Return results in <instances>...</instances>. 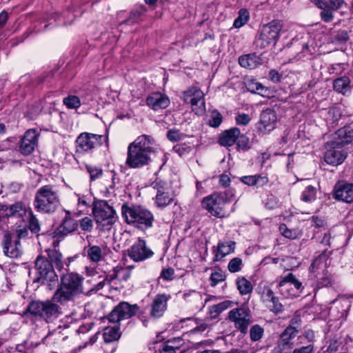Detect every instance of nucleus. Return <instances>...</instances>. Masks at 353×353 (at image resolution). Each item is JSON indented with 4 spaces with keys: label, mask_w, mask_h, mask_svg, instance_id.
Listing matches in <instances>:
<instances>
[{
    "label": "nucleus",
    "mask_w": 353,
    "mask_h": 353,
    "mask_svg": "<svg viewBox=\"0 0 353 353\" xmlns=\"http://www.w3.org/2000/svg\"><path fill=\"white\" fill-rule=\"evenodd\" d=\"M158 150L153 138L146 134L141 135L129 144L125 163L130 168L147 165L152 161V155L157 153Z\"/></svg>",
    "instance_id": "f257e3e1"
},
{
    "label": "nucleus",
    "mask_w": 353,
    "mask_h": 353,
    "mask_svg": "<svg viewBox=\"0 0 353 353\" xmlns=\"http://www.w3.org/2000/svg\"><path fill=\"white\" fill-rule=\"evenodd\" d=\"M333 197L345 203L353 202V184L344 181L338 182L333 190Z\"/></svg>",
    "instance_id": "aec40b11"
},
{
    "label": "nucleus",
    "mask_w": 353,
    "mask_h": 353,
    "mask_svg": "<svg viewBox=\"0 0 353 353\" xmlns=\"http://www.w3.org/2000/svg\"><path fill=\"white\" fill-rule=\"evenodd\" d=\"M139 310V307L137 304L130 305L128 302L123 301L114 307L108 316V319L110 322L119 323L134 316Z\"/></svg>",
    "instance_id": "2eb2a0df"
},
{
    "label": "nucleus",
    "mask_w": 353,
    "mask_h": 353,
    "mask_svg": "<svg viewBox=\"0 0 353 353\" xmlns=\"http://www.w3.org/2000/svg\"><path fill=\"white\" fill-rule=\"evenodd\" d=\"M270 310L274 314L281 313L283 310V305L279 302V299L275 296L272 297V300L268 305Z\"/></svg>",
    "instance_id": "3c124183"
},
{
    "label": "nucleus",
    "mask_w": 353,
    "mask_h": 353,
    "mask_svg": "<svg viewBox=\"0 0 353 353\" xmlns=\"http://www.w3.org/2000/svg\"><path fill=\"white\" fill-rule=\"evenodd\" d=\"M86 169L90 174L91 181L99 179L102 176L103 170L100 168L88 165H86Z\"/></svg>",
    "instance_id": "5fc2aeb1"
},
{
    "label": "nucleus",
    "mask_w": 353,
    "mask_h": 353,
    "mask_svg": "<svg viewBox=\"0 0 353 353\" xmlns=\"http://www.w3.org/2000/svg\"><path fill=\"white\" fill-rule=\"evenodd\" d=\"M316 190L312 185L305 188L301 195V199L307 203H311L316 199Z\"/></svg>",
    "instance_id": "79ce46f5"
},
{
    "label": "nucleus",
    "mask_w": 353,
    "mask_h": 353,
    "mask_svg": "<svg viewBox=\"0 0 353 353\" xmlns=\"http://www.w3.org/2000/svg\"><path fill=\"white\" fill-rule=\"evenodd\" d=\"M301 319L298 315L294 316L290 320V325L287 327H292L296 333H299L301 328Z\"/></svg>",
    "instance_id": "680f3d73"
},
{
    "label": "nucleus",
    "mask_w": 353,
    "mask_h": 353,
    "mask_svg": "<svg viewBox=\"0 0 353 353\" xmlns=\"http://www.w3.org/2000/svg\"><path fill=\"white\" fill-rule=\"evenodd\" d=\"M29 228L32 232H38L40 230L38 219L32 214L31 210L29 212Z\"/></svg>",
    "instance_id": "bf43d9fd"
},
{
    "label": "nucleus",
    "mask_w": 353,
    "mask_h": 353,
    "mask_svg": "<svg viewBox=\"0 0 353 353\" xmlns=\"http://www.w3.org/2000/svg\"><path fill=\"white\" fill-rule=\"evenodd\" d=\"M83 278L79 274L68 273L61 277L60 287L53 295L54 301L63 304L71 301L76 294L83 292Z\"/></svg>",
    "instance_id": "7ed1b4c3"
},
{
    "label": "nucleus",
    "mask_w": 353,
    "mask_h": 353,
    "mask_svg": "<svg viewBox=\"0 0 353 353\" xmlns=\"http://www.w3.org/2000/svg\"><path fill=\"white\" fill-rule=\"evenodd\" d=\"M28 230L23 227V228H21V227H19L14 233L10 234V236H14L15 238L17 239H19V241H20V240L23 238H25L28 235Z\"/></svg>",
    "instance_id": "338daca9"
},
{
    "label": "nucleus",
    "mask_w": 353,
    "mask_h": 353,
    "mask_svg": "<svg viewBox=\"0 0 353 353\" xmlns=\"http://www.w3.org/2000/svg\"><path fill=\"white\" fill-rule=\"evenodd\" d=\"M314 345L312 343H308L306 345L301 346V347L295 348L292 353H313Z\"/></svg>",
    "instance_id": "0e129e2a"
},
{
    "label": "nucleus",
    "mask_w": 353,
    "mask_h": 353,
    "mask_svg": "<svg viewBox=\"0 0 353 353\" xmlns=\"http://www.w3.org/2000/svg\"><path fill=\"white\" fill-rule=\"evenodd\" d=\"M350 82V81L347 77L336 79L334 81V88L338 92L344 93L347 90Z\"/></svg>",
    "instance_id": "4c0bfd02"
},
{
    "label": "nucleus",
    "mask_w": 353,
    "mask_h": 353,
    "mask_svg": "<svg viewBox=\"0 0 353 353\" xmlns=\"http://www.w3.org/2000/svg\"><path fill=\"white\" fill-rule=\"evenodd\" d=\"M57 303L58 302L54 301L53 297L46 301H32L28 305L26 312L41 318L47 323H51L62 314L61 308Z\"/></svg>",
    "instance_id": "423d86ee"
},
{
    "label": "nucleus",
    "mask_w": 353,
    "mask_h": 353,
    "mask_svg": "<svg viewBox=\"0 0 353 353\" xmlns=\"http://www.w3.org/2000/svg\"><path fill=\"white\" fill-rule=\"evenodd\" d=\"M183 101L191 104L192 111L197 115H203L205 112L204 94L197 87H190L183 92Z\"/></svg>",
    "instance_id": "f8f14e48"
},
{
    "label": "nucleus",
    "mask_w": 353,
    "mask_h": 353,
    "mask_svg": "<svg viewBox=\"0 0 353 353\" xmlns=\"http://www.w3.org/2000/svg\"><path fill=\"white\" fill-rule=\"evenodd\" d=\"M264 334V329L259 325H254L250 330V337L252 341H260Z\"/></svg>",
    "instance_id": "ea45409f"
},
{
    "label": "nucleus",
    "mask_w": 353,
    "mask_h": 353,
    "mask_svg": "<svg viewBox=\"0 0 353 353\" xmlns=\"http://www.w3.org/2000/svg\"><path fill=\"white\" fill-rule=\"evenodd\" d=\"M235 120L238 125H247L250 121V117L247 114L241 113L236 116Z\"/></svg>",
    "instance_id": "e2e57ef3"
},
{
    "label": "nucleus",
    "mask_w": 353,
    "mask_h": 353,
    "mask_svg": "<svg viewBox=\"0 0 353 353\" xmlns=\"http://www.w3.org/2000/svg\"><path fill=\"white\" fill-rule=\"evenodd\" d=\"M59 205V194L54 185H46L37 190L34 200V206L37 211L51 213L54 212Z\"/></svg>",
    "instance_id": "39448f33"
},
{
    "label": "nucleus",
    "mask_w": 353,
    "mask_h": 353,
    "mask_svg": "<svg viewBox=\"0 0 353 353\" xmlns=\"http://www.w3.org/2000/svg\"><path fill=\"white\" fill-rule=\"evenodd\" d=\"M54 248H49L46 250L48 256L50 260V263H53L56 268L59 270L65 269L68 268L70 263L72 261V257H68L65 259H63L62 254L55 248V243H53Z\"/></svg>",
    "instance_id": "393cba45"
},
{
    "label": "nucleus",
    "mask_w": 353,
    "mask_h": 353,
    "mask_svg": "<svg viewBox=\"0 0 353 353\" xmlns=\"http://www.w3.org/2000/svg\"><path fill=\"white\" fill-rule=\"evenodd\" d=\"M170 295L165 294H157L151 304L150 316L153 318H159L163 316L167 309L168 301Z\"/></svg>",
    "instance_id": "5701e85b"
},
{
    "label": "nucleus",
    "mask_w": 353,
    "mask_h": 353,
    "mask_svg": "<svg viewBox=\"0 0 353 353\" xmlns=\"http://www.w3.org/2000/svg\"><path fill=\"white\" fill-rule=\"evenodd\" d=\"M99 278L103 277V279L97 282V283H94L93 285V287L91 288V291H98L101 289H102L106 282L108 283H110L114 279H117V276H115V270L114 269V272L112 274H110L108 276H99Z\"/></svg>",
    "instance_id": "a19ab883"
},
{
    "label": "nucleus",
    "mask_w": 353,
    "mask_h": 353,
    "mask_svg": "<svg viewBox=\"0 0 353 353\" xmlns=\"http://www.w3.org/2000/svg\"><path fill=\"white\" fill-rule=\"evenodd\" d=\"M336 304L337 306H341L343 309L340 312L341 313V317L346 316L347 314V312L351 306L350 302L347 299H343L339 301H336Z\"/></svg>",
    "instance_id": "4d7b16f0"
},
{
    "label": "nucleus",
    "mask_w": 353,
    "mask_h": 353,
    "mask_svg": "<svg viewBox=\"0 0 353 353\" xmlns=\"http://www.w3.org/2000/svg\"><path fill=\"white\" fill-rule=\"evenodd\" d=\"M239 63L245 68L254 69L261 64V59L256 54H248L241 56Z\"/></svg>",
    "instance_id": "7c9ffc66"
},
{
    "label": "nucleus",
    "mask_w": 353,
    "mask_h": 353,
    "mask_svg": "<svg viewBox=\"0 0 353 353\" xmlns=\"http://www.w3.org/2000/svg\"><path fill=\"white\" fill-rule=\"evenodd\" d=\"M249 12L245 9H241L238 17L234 20L233 26L239 28L244 26L249 20Z\"/></svg>",
    "instance_id": "58836bf2"
},
{
    "label": "nucleus",
    "mask_w": 353,
    "mask_h": 353,
    "mask_svg": "<svg viewBox=\"0 0 353 353\" xmlns=\"http://www.w3.org/2000/svg\"><path fill=\"white\" fill-rule=\"evenodd\" d=\"M115 270V276L121 281H127L131 276V269L130 268H117Z\"/></svg>",
    "instance_id": "8fccbe9b"
},
{
    "label": "nucleus",
    "mask_w": 353,
    "mask_h": 353,
    "mask_svg": "<svg viewBox=\"0 0 353 353\" xmlns=\"http://www.w3.org/2000/svg\"><path fill=\"white\" fill-rule=\"evenodd\" d=\"M63 102L67 108L70 109H77L81 104L80 99L74 95H69L64 98Z\"/></svg>",
    "instance_id": "c03bdc74"
},
{
    "label": "nucleus",
    "mask_w": 353,
    "mask_h": 353,
    "mask_svg": "<svg viewBox=\"0 0 353 353\" xmlns=\"http://www.w3.org/2000/svg\"><path fill=\"white\" fill-rule=\"evenodd\" d=\"M228 319L234 323V327L244 334L248 332V326L252 323L251 312L245 307L230 310L228 313Z\"/></svg>",
    "instance_id": "ddd939ff"
},
{
    "label": "nucleus",
    "mask_w": 353,
    "mask_h": 353,
    "mask_svg": "<svg viewBox=\"0 0 353 353\" xmlns=\"http://www.w3.org/2000/svg\"><path fill=\"white\" fill-rule=\"evenodd\" d=\"M293 347V343H285L278 341L276 346L273 350L276 353H291Z\"/></svg>",
    "instance_id": "09e8293b"
},
{
    "label": "nucleus",
    "mask_w": 353,
    "mask_h": 353,
    "mask_svg": "<svg viewBox=\"0 0 353 353\" xmlns=\"http://www.w3.org/2000/svg\"><path fill=\"white\" fill-rule=\"evenodd\" d=\"M228 201L225 199L222 193L214 192L202 201V206L206 209L212 216L221 218L225 216V205Z\"/></svg>",
    "instance_id": "1a4fd4ad"
},
{
    "label": "nucleus",
    "mask_w": 353,
    "mask_h": 353,
    "mask_svg": "<svg viewBox=\"0 0 353 353\" xmlns=\"http://www.w3.org/2000/svg\"><path fill=\"white\" fill-rule=\"evenodd\" d=\"M242 267L243 261L239 257H235L231 259L228 265V269L232 273H235L241 271Z\"/></svg>",
    "instance_id": "49530a36"
},
{
    "label": "nucleus",
    "mask_w": 353,
    "mask_h": 353,
    "mask_svg": "<svg viewBox=\"0 0 353 353\" xmlns=\"http://www.w3.org/2000/svg\"><path fill=\"white\" fill-rule=\"evenodd\" d=\"M78 197L77 207L79 214H82L88 211L90 205V199L85 196L77 195Z\"/></svg>",
    "instance_id": "a18cd8bd"
},
{
    "label": "nucleus",
    "mask_w": 353,
    "mask_h": 353,
    "mask_svg": "<svg viewBox=\"0 0 353 353\" xmlns=\"http://www.w3.org/2000/svg\"><path fill=\"white\" fill-rule=\"evenodd\" d=\"M236 143L239 148H241L242 149H247L248 148L249 139L244 134H241L240 133L239 137H238L236 141Z\"/></svg>",
    "instance_id": "69168bd1"
},
{
    "label": "nucleus",
    "mask_w": 353,
    "mask_h": 353,
    "mask_svg": "<svg viewBox=\"0 0 353 353\" xmlns=\"http://www.w3.org/2000/svg\"><path fill=\"white\" fill-rule=\"evenodd\" d=\"M310 278L319 286H327L330 283V274L327 270L310 274Z\"/></svg>",
    "instance_id": "473e14b6"
},
{
    "label": "nucleus",
    "mask_w": 353,
    "mask_h": 353,
    "mask_svg": "<svg viewBox=\"0 0 353 353\" xmlns=\"http://www.w3.org/2000/svg\"><path fill=\"white\" fill-rule=\"evenodd\" d=\"M222 121V115L219 112L214 111L212 113L211 118L208 121V124L211 127L217 128L221 125Z\"/></svg>",
    "instance_id": "6e6d98bb"
},
{
    "label": "nucleus",
    "mask_w": 353,
    "mask_h": 353,
    "mask_svg": "<svg viewBox=\"0 0 353 353\" xmlns=\"http://www.w3.org/2000/svg\"><path fill=\"white\" fill-rule=\"evenodd\" d=\"M182 339L181 338H174L173 340H170L160 350V353H176V349L181 345Z\"/></svg>",
    "instance_id": "c9c22d12"
},
{
    "label": "nucleus",
    "mask_w": 353,
    "mask_h": 353,
    "mask_svg": "<svg viewBox=\"0 0 353 353\" xmlns=\"http://www.w3.org/2000/svg\"><path fill=\"white\" fill-rule=\"evenodd\" d=\"M154 188L157 190L154 203L158 208H165L174 201V195L170 193L167 183H156Z\"/></svg>",
    "instance_id": "a211bd4d"
},
{
    "label": "nucleus",
    "mask_w": 353,
    "mask_h": 353,
    "mask_svg": "<svg viewBox=\"0 0 353 353\" xmlns=\"http://www.w3.org/2000/svg\"><path fill=\"white\" fill-rule=\"evenodd\" d=\"M277 117L275 112L268 108L261 114L259 130L264 133L269 132L274 129Z\"/></svg>",
    "instance_id": "4be33fe9"
},
{
    "label": "nucleus",
    "mask_w": 353,
    "mask_h": 353,
    "mask_svg": "<svg viewBox=\"0 0 353 353\" xmlns=\"http://www.w3.org/2000/svg\"><path fill=\"white\" fill-rule=\"evenodd\" d=\"M353 141V129L344 127L338 130L332 139L325 144V161L332 165L341 164L347 157V152L342 149L344 145Z\"/></svg>",
    "instance_id": "f03ea898"
},
{
    "label": "nucleus",
    "mask_w": 353,
    "mask_h": 353,
    "mask_svg": "<svg viewBox=\"0 0 353 353\" xmlns=\"http://www.w3.org/2000/svg\"><path fill=\"white\" fill-rule=\"evenodd\" d=\"M313 2L321 10L320 17L325 23L331 22L334 17L333 11L340 9L345 3L344 0H314Z\"/></svg>",
    "instance_id": "dca6fc26"
},
{
    "label": "nucleus",
    "mask_w": 353,
    "mask_h": 353,
    "mask_svg": "<svg viewBox=\"0 0 353 353\" xmlns=\"http://www.w3.org/2000/svg\"><path fill=\"white\" fill-rule=\"evenodd\" d=\"M35 270L37 281L46 283L58 280L52 263L43 256H39L35 261Z\"/></svg>",
    "instance_id": "9b49d317"
},
{
    "label": "nucleus",
    "mask_w": 353,
    "mask_h": 353,
    "mask_svg": "<svg viewBox=\"0 0 353 353\" xmlns=\"http://www.w3.org/2000/svg\"><path fill=\"white\" fill-rule=\"evenodd\" d=\"M279 230L286 238L294 239L298 236V232L296 230L288 229L285 225H281Z\"/></svg>",
    "instance_id": "13d9d810"
},
{
    "label": "nucleus",
    "mask_w": 353,
    "mask_h": 353,
    "mask_svg": "<svg viewBox=\"0 0 353 353\" xmlns=\"http://www.w3.org/2000/svg\"><path fill=\"white\" fill-rule=\"evenodd\" d=\"M247 89L253 93H257L264 96L267 92V89L260 83L255 81H250L246 83Z\"/></svg>",
    "instance_id": "e433bc0d"
},
{
    "label": "nucleus",
    "mask_w": 353,
    "mask_h": 353,
    "mask_svg": "<svg viewBox=\"0 0 353 353\" xmlns=\"http://www.w3.org/2000/svg\"><path fill=\"white\" fill-rule=\"evenodd\" d=\"M235 245L236 243L234 241L219 243L214 261H219L226 255L233 252L235 249Z\"/></svg>",
    "instance_id": "c756f323"
},
{
    "label": "nucleus",
    "mask_w": 353,
    "mask_h": 353,
    "mask_svg": "<svg viewBox=\"0 0 353 353\" xmlns=\"http://www.w3.org/2000/svg\"><path fill=\"white\" fill-rule=\"evenodd\" d=\"M128 256L135 262L143 261L153 255V252L147 247L144 240L139 239L128 250Z\"/></svg>",
    "instance_id": "f3484780"
},
{
    "label": "nucleus",
    "mask_w": 353,
    "mask_h": 353,
    "mask_svg": "<svg viewBox=\"0 0 353 353\" xmlns=\"http://www.w3.org/2000/svg\"><path fill=\"white\" fill-rule=\"evenodd\" d=\"M174 271L172 268L164 269L161 272V277L165 280H172L174 278Z\"/></svg>",
    "instance_id": "774afa93"
},
{
    "label": "nucleus",
    "mask_w": 353,
    "mask_h": 353,
    "mask_svg": "<svg viewBox=\"0 0 353 353\" xmlns=\"http://www.w3.org/2000/svg\"><path fill=\"white\" fill-rule=\"evenodd\" d=\"M84 252H85L88 259L92 262L98 263L102 260V249L98 245H89L88 247L84 248Z\"/></svg>",
    "instance_id": "2f4dec72"
},
{
    "label": "nucleus",
    "mask_w": 353,
    "mask_h": 353,
    "mask_svg": "<svg viewBox=\"0 0 353 353\" xmlns=\"http://www.w3.org/2000/svg\"><path fill=\"white\" fill-rule=\"evenodd\" d=\"M103 336L105 343H111L117 341L121 336L119 326L107 327L104 330Z\"/></svg>",
    "instance_id": "72a5a7b5"
},
{
    "label": "nucleus",
    "mask_w": 353,
    "mask_h": 353,
    "mask_svg": "<svg viewBox=\"0 0 353 353\" xmlns=\"http://www.w3.org/2000/svg\"><path fill=\"white\" fill-rule=\"evenodd\" d=\"M283 26L282 21L279 20H273L263 25L256 41V46L261 49L274 46L279 39Z\"/></svg>",
    "instance_id": "0eeeda50"
},
{
    "label": "nucleus",
    "mask_w": 353,
    "mask_h": 353,
    "mask_svg": "<svg viewBox=\"0 0 353 353\" xmlns=\"http://www.w3.org/2000/svg\"><path fill=\"white\" fill-rule=\"evenodd\" d=\"M240 134V130L237 128H232L221 132L219 137V143L224 147L233 145Z\"/></svg>",
    "instance_id": "cd10ccee"
},
{
    "label": "nucleus",
    "mask_w": 353,
    "mask_h": 353,
    "mask_svg": "<svg viewBox=\"0 0 353 353\" xmlns=\"http://www.w3.org/2000/svg\"><path fill=\"white\" fill-rule=\"evenodd\" d=\"M236 285L242 295L248 294L252 291V285L245 277H238L236 280Z\"/></svg>",
    "instance_id": "f704fd0d"
},
{
    "label": "nucleus",
    "mask_w": 353,
    "mask_h": 353,
    "mask_svg": "<svg viewBox=\"0 0 353 353\" xmlns=\"http://www.w3.org/2000/svg\"><path fill=\"white\" fill-rule=\"evenodd\" d=\"M145 11V9L144 8H141L139 10H135L130 13L129 17L123 21L122 23L123 24H134L135 23H137L141 14Z\"/></svg>",
    "instance_id": "de8ad7c7"
},
{
    "label": "nucleus",
    "mask_w": 353,
    "mask_h": 353,
    "mask_svg": "<svg viewBox=\"0 0 353 353\" xmlns=\"http://www.w3.org/2000/svg\"><path fill=\"white\" fill-rule=\"evenodd\" d=\"M297 333L293 330V328L286 327L281 334L279 341L285 343H293L292 340L294 339Z\"/></svg>",
    "instance_id": "37998d69"
},
{
    "label": "nucleus",
    "mask_w": 353,
    "mask_h": 353,
    "mask_svg": "<svg viewBox=\"0 0 353 353\" xmlns=\"http://www.w3.org/2000/svg\"><path fill=\"white\" fill-rule=\"evenodd\" d=\"M92 214L97 223L104 230H110L117 219L114 210L105 201L94 202Z\"/></svg>",
    "instance_id": "6e6552de"
},
{
    "label": "nucleus",
    "mask_w": 353,
    "mask_h": 353,
    "mask_svg": "<svg viewBox=\"0 0 353 353\" xmlns=\"http://www.w3.org/2000/svg\"><path fill=\"white\" fill-rule=\"evenodd\" d=\"M78 222L72 219L69 212L66 213L65 216L62 221L61 225L58 228V232L63 234L67 235L68 234L73 232L77 229Z\"/></svg>",
    "instance_id": "c85d7f7f"
},
{
    "label": "nucleus",
    "mask_w": 353,
    "mask_h": 353,
    "mask_svg": "<svg viewBox=\"0 0 353 353\" xmlns=\"http://www.w3.org/2000/svg\"><path fill=\"white\" fill-rule=\"evenodd\" d=\"M108 137L88 132L81 133L76 141L77 152H88L100 146L103 142H107Z\"/></svg>",
    "instance_id": "9d476101"
},
{
    "label": "nucleus",
    "mask_w": 353,
    "mask_h": 353,
    "mask_svg": "<svg viewBox=\"0 0 353 353\" xmlns=\"http://www.w3.org/2000/svg\"><path fill=\"white\" fill-rule=\"evenodd\" d=\"M37 134L35 130H28L23 137L20 144V152L23 155L31 154L37 145Z\"/></svg>",
    "instance_id": "b1692460"
},
{
    "label": "nucleus",
    "mask_w": 353,
    "mask_h": 353,
    "mask_svg": "<svg viewBox=\"0 0 353 353\" xmlns=\"http://www.w3.org/2000/svg\"><path fill=\"white\" fill-rule=\"evenodd\" d=\"M183 134L178 130L172 129L168 131V139L173 142L179 141L182 139Z\"/></svg>",
    "instance_id": "052dcab7"
},
{
    "label": "nucleus",
    "mask_w": 353,
    "mask_h": 353,
    "mask_svg": "<svg viewBox=\"0 0 353 353\" xmlns=\"http://www.w3.org/2000/svg\"><path fill=\"white\" fill-rule=\"evenodd\" d=\"M330 254V252L324 250L316 256L310 265V274L327 270Z\"/></svg>",
    "instance_id": "bb28decb"
},
{
    "label": "nucleus",
    "mask_w": 353,
    "mask_h": 353,
    "mask_svg": "<svg viewBox=\"0 0 353 353\" xmlns=\"http://www.w3.org/2000/svg\"><path fill=\"white\" fill-rule=\"evenodd\" d=\"M81 229L85 232H91L94 227V223L91 218L85 216L79 221Z\"/></svg>",
    "instance_id": "864d4df0"
},
{
    "label": "nucleus",
    "mask_w": 353,
    "mask_h": 353,
    "mask_svg": "<svg viewBox=\"0 0 353 353\" xmlns=\"http://www.w3.org/2000/svg\"><path fill=\"white\" fill-rule=\"evenodd\" d=\"M170 103L169 98L161 92L152 93L146 99L147 105L154 111L166 108Z\"/></svg>",
    "instance_id": "a878e982"
},
{
    "label": "nucleus",
    "mask_w": 353,
    "mask_h": 353,
    "mask_svg": "<svg viewBox=\"0 0 353 353\" xmlns=\"http://www.w3.org/2000/svg\"><path fill=\"white\" fill-rule=\"evenodd\" d=\"M3 252L5 255L10 258H17L22 253L19 239H17L14 236H10L9 233L4 235Z\"/></svg>",
    "instance_id": "412c9836"
},
{
    "label": "nucleus",
    "mask_w": 353,
    "mask_h": 353,
    "mask_svg": "<svg viewBox=\"0 0 353 353\" xmlns=\"http://www.w3.org/2000/svg\"><path fill=\"white\" fill-rule=\"evenodd\" d=\"M279 291L285 298L289 299L299 296L302 283L292 274L282 278L278 284Z\"/></svg>",
    "instance_id": "4468645a"
},
{
    "label": "nucleus",
    "mask_w": 353,
    "mask_h": 353,
    "mask_svg": "<svg viewBox=\"0 0 353 353\" xmlns=\"http://www.w3.org/2000/svg\"><path fill=\"white\" fill-rule=\"evenodd\" d=\"M225 275L223 272L221 270H216L212 272L210 275L211 285L215 286L219 283L225 281Z\"/></svg>",
    "instance_id": "603ef678"
},
{
    "label": "nucleus",
    "mask_w": 353,
    "mask_h": 353,
    "mask_svg": "<svg viewBox=\"0 0 353 353\" xmlns=\"http://www.w3.org/2000/svg\"><path fill=\"white\" fill-rule=\"evenodd\" d=\"M121 212L125 221L141 230L151 228L154 221V216L150 211L141 205H128L124 204Z\"/></svg>",
    "instance_id": "20e7f679"
},
{
    "label": "nucleus",
    "mask_w": 353,
    "mask_h": 353,
    "mask_svg": "<svg viewBox=\"0 0 353 353\" xmlns=\"http://www.w3.org/2000/svg\"><path fill=\"white\" fill-rule=\"evenodd\" d=\"M30 210H31L21 201L16 202L10 205H0V213L2 214L3 217L23 218L27 214H29Z\"/></svg>",
    "instance_id": "6ab92c4d"
}]
</instances>
